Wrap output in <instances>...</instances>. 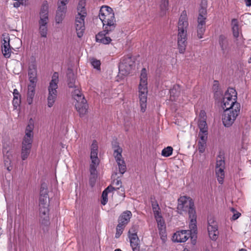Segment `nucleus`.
I'll use <instances>...</instances> for the list:
<instances>
[{
    "mask_svg": "<svg viewBox=\"0 0 251 251\" xmlns=\"http://www.w3.org/2000/svg\"><path fill=\"white\" fill-rule=\"evenodd\" d=\"M114 251H122L120 249H116Z\"/></svg>",
    "mask_w": 251,
    "mask_h": 251,
    "instance_id": "58",
    "label": "nucleus"
},
{
    "mask_svg": "<svg viewBox=\"0 0 251 251\" xmlns=\"http://www.w3.org/2000/svg\"><path fill=\"white\" fill-rule=\"evenodd\" d=\"M58 81V74L55 72L52 75L51 80L50 82V85L48 87L49 94L47 100L48 106L49 107H51L53 105L56 100Z\"/></svg>",
    "mask_w": 251,
    "mask_h": 251,
    "instance_id": "9",
    "label": "nucleus"
},
{
    "mask_svg": "<svg viewBox=\"0 0 251 251\" xmlns=\"http://www.w3.org/2000/svg\"><path fill=\"white\" fill-rule=\"evenodd\" d=\"M40 19L39 20V32L42 37H47L49 23V11L47 4H44L39 13Z\"/></svg>",
    "mask_w": 251,
    "mask_h": 251,
    "instance_id": "8",
    "label": "nucleus"
},
{
    "mask_svg": "<svg viewBox=\"0 0 251 251\" xmlns=\"http://www.w3.org/2000/svg\"><path fill=\"white\" fill-rule=\"evenodd\" d=\"M218 87V82L217 81H214V84H213V89L214 90H216L217 91Z\"/></svg>",
    "mask_w": 251,
    "mask_h": 251,
    "instance_id": "53",
    "label": "nucleus"
},
{
    "mask_svg": "<svg viewBox=\"0 0 251 251\" xmlns=\"http://www.w3.org/2000/svg\"><path fill=\"white\" fill-rule=\"evenodd\" d=\"M239 251H247L246 249H241L239 250Z\"/></svg>",
    "mask_w": 251,
    "mask_h": 251,
    "instance_id": "56",
    "label": "nucleus"
},
{
    "mask_svg": "<svg viewBox=\"0 0 251 251\" xmlns=\"http://www.w3.org/2000/svg\"><path fill=\"white\" fill-rule=\"evenodd\" d=\"M131 217L132 213L131 211L129 210L125 211L123 212L119 217L118 222H120L125 225H126L129 223Z\"/></svg>",
    "mask_w": 251,
    "mask_h": 251,
    "instance_id": "23",
    "label": "nucleus"
},
{
    "mask_svg": "<svg viewBox=\"0 0 251 251\" xmlns=\"http://www.w3.org/2000/svg\"><path fill=\"white\" fill-rule=\"evenodd\" d=\"M206 8V1L204 0H202L200 8L199 10V15L197 18L198 25H206L207 14Z\"/></svg>",
    "mask_w": 251,
    "mask_h": 251,
    "instance_id": "17",
    "label": "nucleus"
},
{
    "mask_svg": "<svg viewBox=\"0 0 251 251\" xmlns=\"http://www.w3.org/2000/svg\"><path fill=\"white\" fill-rule=\"evenodd\" d=\"M134 66L135 61L132 57H125L119 63V73L123 75H127L130 73Z\"/></svg>",
    "mask_w": 251,
    "mask_h": 251,
    "instance_id": "11",
    "label": "nucleus"
},
{
    "mask_svg": "<svg viewBox=\"0 0 251 251\" xmlns=\"http://www.w3.org/2000/svg\"><path fill=\"white\" fill-rule=\"evenodd\" d=\"M112 189H113V188L112 187L108 186L106 189H105L101 195V204L103 205H105L106 203L108 201V193L110 192Z\"/></svg>",
    "mask_w": 251,
    "mask_h": 251,
    "instance_id": "34",
    "label": "nucleus"
},
{
    "mask_svg": "<svg viewBox=\"0 0 251 251\" xmlns=\"http://www.w3.org/2000/svg\"><path fill=\"white\" fill-rule=\"evenodd\" d=\"M65 13L59 11H56L55 20L57 23L59 24L61 23L63 19L65 17Z\"/></svg>",
    "mask_w": 251,
    "mask_h": 251,
    "instance_id": "43",
    "label": "nucleus"
},
{
    "mask_svg": "<svg viewBox=\"0 0 251 251\" xmlns=\"http://www.w3.org/2000/svg\"><path fill=\"white\" fill-rule=\"evenodd\" d=\"M22 2H23V1H21V0L16 1L15 2H14L13 3V6L14 7L18 8L20 6V5L22 3Z\"/></svg>",
    "mask_w": 251,
    "mask_h": 251,
    "instance_id": "52",
    "label": "nucleus"
},
{
    "mask_svg": "<svg viewBox=\"0 0 251 251\" xmlns=\"http://www.w3.org/2000/svg\"><path fill=\"white\" fill-rule=\"evenodd\" d=\"M231 25L233 35L234 38H238L240 36L239 32V25L237 19H233L231 21Z\"/></svg>",
    "mask_w": 251,
    "mask_h": 251,
    "instance_id": "31",
    "label": "nucleus"
},
{
    "mask_svg": "<svg viewBox=\"0 0 251 251\" xmlns=\"http://www.w3.org/2000/svg\"><path fill=\"white\" fill-rule=\"evenodd\" d=\"M33 124H34L33 121L32 119L31 118L29 121V123L27 126H31V125H33Z\"/></svg>",
    "mask_w": 251,
    "mask_h": 251,
    "instance_id": "55",
    "label": "nucleus"
},
{
    "mask_svg": "<svg viewBox=\"0 0 251 251\" xmlns=\"http://www.w3.org/2000/svg\"><path fill=\"white\" fill-rule=\"evenodd\" d=\"M3 152L4 154V166L8 171H10L12 169L11 160L12 158V154L6 149H3Z\"/></svg>",
    "mask_w": 251,
    "mask_h": 251,
    "instance_id": "22",
    "label": "nucleus"
},
{
    "mask_svg": "<svg viewBox=\"0 0 251 251\" xmlns=\"http://www.w3.org/2000/svg\"><path fill=\"white\" fill-rule=\"evenodd\" d=\"M99 17L103 24L105 33L114 30L116 27V20L113 9L108 6H102L99 12Z\"/></svg>",
    "mask_w": 251,
    "mask_h": 251,
    "instance_id": "3",
    "label": "nucleus"
},
{
    "mask_svg": "<svg viewBox=\"0 0 251 251\" xmlns=\"http://www.w3.org/2000/svg\"><path fill=\"white\" fill-rule=\"evenodd\" d=\"M245 1L247 6H251V0H245Z\"/></svg>",
    "mask_w": 251,
    "mask_h": 251,
    "instance_id": "54",
    "label": "nucleus"
},
{
    "mask_svg": "<svg viewBox=\"0 0 251 251\" xmlns=\"http://www.w3.org/2000/svg\"><path fill=\"white\" fill-rule=\"evenodd\" d=\"M20 103L21 99H18L17 97L16 98H13V104L15 108H17V107L20 105Z\"/></svg>",
    "mask_w": 251,
    "mask_h": 251,
    "instance_id": "50",
    "label": "nucleus"
},
{
    "mask_svg": "<svg viewBox=\"0 0 251 251\" xmlns=\"http://www.w3.org/2000/svg\"><path fill=\"white\" fill-rule=\"evenodd\" d=\"M147 72L145 68H143L140 74V81L139 85V98L140 111L144 113L147 107Z\"/></svg>",
    "mask_w": 251,
    "mask_h": 251,
    "instance_id": "5",
    "label": "nucleus"
},
{
    "mask_svg": "<svg viewBox=\"0 0 251 251\" xmlns=\"http://www.w3.org/2000/svg\"><path fill=\"white\" fill-rule=\"evenodd\" d=\"M180 86L179 85H175L170 91L171 97H173L174 99L176 97H178L180 94Z\"/></svg>",
    "mask_w": 251,
    "mask_h": 251,
    "instance_id": "36",
    "label": "nucleus"
},
{
    "mask_svg": "<svg viewBox=\"0 0 251 251\" xmlns=\"http://www.w3.org/2000/svg\"><path fill=\"white\" fill-rule=\"evenodd\" d=\"M250 63H251V58H250V61H249Z\"/></svg>",
    "mask_w": 251,
    "mask_h": 251,
    "instance_id": "59",
    "label": "nucleus"
},
{
    "mask_svg": "<svg viewBox=\"0 0 251 251\" xmlns=\"http://www.w3.org/2000/svg\"><path fill=\"white\" fill-rule=\"evenodd\" d=\"M173 151V149L172 147H167L162 151L161 154L163 156L168 157L172 154Z\"/></svg>",
    "mask_w": 251,
    "mask_h": 251,
    "instance_id": "42",
    "label": "nucleus"
},
{
    "mask_svg": "<svg viewBox=\"0 0 251 251\" xmlns=\"http://www.w3.org/2000/svg\"><path fill=\"white\" fill-rule=\"evenodd\" d=\"M240 109L224 110L222 121L224 126H231L238 115Z\"/></svg>",
    "mask_w": 251,
    "mask_h": 251,
    "instance_id": "13",
    "label": "nucleus"
},
{
    "mask_svg": "<svg viewBox=\"0 0 251 251\" xmlns=\"http://www.w3.org/2000/svg\"><path fill=\"white\" fill-rule=\"evenodd\" d=\"M189 228L190 230L178 231L174 233L173 236V241L178 243L185 242L189 239L190 235H195L197 230L194 233L190 227Z\"/></svg>",
    "mask_w": 251,
    "mask_h": 251,
    "instance_id": "15",
    "label": "nucleus"
},
{
    "mask_svg": "<svg viewBox=\"0 0 251 251\" xmlns=\"http://www.w3.org/2000/svg\"><path fill=\"white\" fill-rule=\"evenodd\" d=\"M72 93L73 97L76 100L75 107L77 111L80 116L84 115L86 113L88 107L86 100L79 89H76Z\"/></svg>",
    "mask_w": 251,
    "mask_h": 251,
    "instance_id": "10",
    "label": "nucleus"
},
{
    "mask_svg": "<svg viewBox=\"0 0 251 251\" xmlns=\"http://www.w3.org/2000/svg\"><path fill=\"white\" fill-rule=\"evenodd\" d=\"M120 183H121V182L120 181L117 180L116 182V184L118 185L120 184Z\"/></svg>",
    "mask_w": 251,
    "mask_h": 251,
    "instance_id": "57",
    "label": "nucleus"
},
{
    "mask_svg": "<svg viewBox=\"0 0 251 251\" xmlns=\"http://www.w3.org/2000/svg\"><path fill=\"white\" fill-rule=\"evenodd\" d=\"M98 145L96 140H94L91 146L90 158L91 163L90 166V172L91 176L90 177V185L93 187L95 184L97 177V168L99 165L100 160L98 157Z\"/></svg>",
    "mask_w": 251,
    "mask_h": 251,
    "instance_id": "4",
    "label": "nucleus"
},
{
    "mask_svg": "<svg viewBox=\"0 0 251 251\" xmlns=\"http://www.w3.org/2000/svg\"><path fill=\"white\" fill-rule=\"evenodd\" d=\"M126 225L121 224L118 222V224L116 227V233L115 234L116 238H119L123 233L124 229L125 228Z\"/></svg>",
    "mask_w": 251,
    "mask_h": 251,
    "instance_id": "40",
    "label": "nucleus"
},
{
    "mask_svg": "<svg viewBox=\"0 0 251 251\" xmlns=\"http://www.w3.org/2000/svg\"><path fill=\"white\" fill-rule=\"evenodd\" d=\"M68 79H67V82H68V85L69 88H74L75 89L74 91L76 89H79L78 85L76 84L75 82V76L73 73H70L68 74Z\"/></svg>",
    "mask_w": 251,
    "mask_h": 251,
    "instance_id": "30",
    "label": "nucleus"
},
{
    "mask_svg": "<svg viewBox=\"0 0 251 251\" xmlns=\"http://www.w3.org/2000/svg\"><path fill=\"white\" fill-rule=\"evenodd\" d=\"M36 84H29L28 85V91L27 94V101L29 104H32L33 99L35 95V88Z\"/></svg>",
    "mask_w": 251,
    "mask_h": 251,
    "instance_id": "27",
    "label": "nucleus"
},
{
    "mask_svg": "<svg viewBox=\"0 0 251 251\" xmlns=\"http://www.w3.org/2000/svg\"><path fill=\"white\" fill-rule=\"evenodd\" d=\"M208 135V126H200L199 137L200 140H207Z\"/></svg>",
    "mask_w": 251,
    "mask_h": 251,
    "instance_id": "33",
    "label": "nucleus"
},
{
    "mask_svg": "<svg viewBox=\"0 0 251 251\" xmlns=\"http://www.w3.org/2000/svg\"><path fill=\"white\" fill-rule=\"evenodd\" d=\"M237 93L233 88H228L223 98L222 105L224 110L240 109V104L236 101Z\"/></svg>",
    "mask_w": 251,
    "mask_h": 251,
    "instance_id": "6",
    "label": "nucleus"
},
{
    "mask_svg": "<svg viewBox=\"0 0 251 251\" xmlns=\"http://www.w3.org/2000/svg\"><path fill=\"white\" fill-rule=\"evenodd\" d=\"M28 75L30 84H36L37 82V71H28Z\"/></svg>",
    "mask_w": 251,
    "mask_h": 251,
    "instance_id": "37",
    "label": "nucleus"
},
{
    "mask_svg": "<svg viewBox=\"0 0 251 251\" xmlns=\"http://www.w3.org/2000/svg\"><path fill=\"white\" fill-rule=\"evenodd\" d=\"M32 130V126H27L25 129V134L22 142L21 151V158L23 160L26 159L30 152L33 136Z\"/></svg>",
    "mask_w": 251,
    "mask_h": 251,
    "instance_id": "7",
    "label": "nucleus"
},
{
    "mask_svg": "<svg viewBox=\"0 0 251 251\" xmlns=\"http://www.w3.org/2000/svg\"><path fill=\"white\" fill-rule=\"evenodd\" d=\"M186 11L183 10L178 22L177 45L179 52L184 53L187 44V31L188 26Z\"/></svg>",
    "mask_w": 251,
    "mask_h": 251,
    "instance_id": "2",
    "label": "nucleus"
},
{
    "mask_svg": "<svg viewBox=\"0 0 251 251\" xmlns=\"http://www.w3.org/2000/svg\"><path fill=\"white\" fill-rule=\"evenodd\" d=\"M68 2H66L63 0H59L58 1V7L57 11H61L66 13L67 10V4Z\"/></svg>",
    "mask_w": 251,
    "mask_h": 251,
    "instance_id": "39",
    "label": "nucleus"
},
{
    "mask_svg": "<svg viewBox=\"0 0 251 251\" xmlns=\"http://www.w3.org/2000/svg\"><path fill=\"white\" fill-rule=\"evenodd\" d=\"M113 148L114 149L113 155L118 165L119 172L121 174H123L126 170L125 162L122 159V149L118 145H113Z\"/></svg>",
    "mask_w": 251,
    "mask_h": 251,
    "instance_id": "12",
    "label": "nucleus"
},
{
    "mask_svg": "<svg viewBox=\"0 0 251 251\" xmlns=\"http://www.w3.org/2000/svg\"><path fill=\"white\" fill-rule=\"evenodd\" d=\"M2 37H3V40H2V45L1 47H5V48H6V47L10 46V44H9L10 38L9 36V34L7 33H4L2 34Z\"/></svg>",
    "mask_w": 251,
    "mask_h": 251,
    "instance_id": "41",
    "label": "nucleus"
},
{
    "mask_svg": "<svg viewBox=\"0 0 251 251\" xmlns=\"http://www.w3.org/2000/svg\"><path fill=\"white\" fill-rule=\"evenodd\" d=\"M151 206L154 218L162 216L161 209L156 201H151Z\"/></svg>",
    "mask_w": 251,
    "mask_h": 251,
    "instance_id": "32",
    "label": "nucleus"
},
{
    "mask_svg": "<svg viewBox=\"0 0 251 251\" xmlns=\"http://www.w3.org/2000/svg\"><path fill=\"white\" fill-rule=\"evenodd\" d=\"M231 210L233 213H234L232 217V219L233 220L237 219L240 216L241 213L238 212H236L233 208H232Z\"/></svg>",
    "mask_w": 251,
    "mask_h": 251,
    "instance_id": "49",
    "label": "nucleus"
},
{
    "mask_svg": "<svg viewBox=\"0 0 251 251\" xmlns=\"http://www.w3.org/2000/svg\"><path fill=\"white\" fill-rule=\"evenodd\" d=\"M206 25H197V36L199 38L201 39L203 37V35L205 31Z\"/></svg>",
    "mask_w": 251,
    "mask_h": 251,
    "instance_id": "38",
    "label": "nucleus"
},
{
    "mask_svg": "<svg viewBox=\"0 0 251 251\" xmlns=\"http://www.w3.org/2000/svg\"><path fill=\"white\" fill-rule=\"evenodd\" d=\"M234 42L236 43L237 47H240L244 44V39L242 35L239 36L238 38H235Z\"/></svg>",
    "mask_w": 251,
    "mask_h": 251,
    "instance_id": "47",
    "label": "nucleus"
},
{
    "mask_svg": "<svg viewBox=\"0 0 251 251\" xmlns=\"http://www.w3.org/2000/svg\"><path fill=\"white\" fill-rule=\"evenodd\" d=\"M156 222L157 223V226L158 229L159 231L161 232H163L165 230L166 228V226L165 224V222L164 220L163 219V218L162 216L160 217H157L156 218H155Z\"/></svg>",
    "mask_w": 251,
    "mask_h": 251,
    "instance_id": "35",
    "label": "nucleus"
},
{
    "mask_svg": "<svg viewBox=\"0 0 251 251\" xmlns=\"http://www.w3.org/2000/svg\"><path fill=\"white\" fill-rule=\"evenodd\" d=\"M225 163L224 157L221 155L218 156L217 158L215 171L218 181L220 184H222L224 182V179L225 178Z\"/></svg>",
    "mask_w": 251,
    "mask_h": 251,
    "instance_id": "14",
    "label": "nucleus"
},
{
    "mask_svg": "<svg viewBox=\"0 0 251 251\" xmlns=\"http://www.w3.org/2000/svg\"><path fill=\"white\" fill-rule=\"evenodd\" d=\"M207 230L210 238L212 240H216L219 234L218 224L217 222L212 217L208 219Z\"/></svg>",
    "mask_w": 251,
    "mask_h": 251,
    "instance_id": "16",
    "label": "nucleus"
},
{
    "mask_svg": "<svg viewBox=\"0 0 251 251\" xmlns=\"http://www.w3.org/2000/svg\"><path fill=\"white\" fill-rule=\"evenodd\" d=\"M91 63L94 68L97 70L100 69V60L93 58L91 59Z\"/></svg>",
    "mask_w": 251,
    "mask_h": 251,
    "instance_id": "46",
    "label": "nucleus"
},
{
    "mask_svg": "<svg viewBox=\"0 0 251 251\" xmlns=\"http://www.w3.org/2000/svg\"><path fill=\"white\" fill-rule=\"evenodd\" d=\"M207 140H200L198 143L199 151L203 153L205 151L206 143Z\"/></svg>",
    "mask_w": 251,
    "mask_h": 251,
    "instance_id": "45",
    "label": "nucleus"
},
{
    "mask_svg": "<svg viewBox=\"0 0 251 251\" xmlns=\"http://www.w3.org/2000/svg\"><path fill=\"white\" fill-rule=\"evenodd\" d=\"M168 7L169 0H160V14L161 16H163L166 14V11L168 10Z\"/></svg>",
    "mask_w": 251,
    "mask_h": 251,
    "instance_id": "29",
    "label": "nucleus"
},
{
    "mask_svg": "<svg viewBox=\"0 0 251 251\" xmlns=\"http://www.w3.org/2000/svg\"><path fill=\"white\" fill-rule=\"evenodd\" d=\"M130 246L133 251H139V239L136 234H131L129 235Z\"/></svg>",
    "mask_w": 251,
    "mask_h": 251,
    "instance_id": "25",
    "label": "nucleus"
},
{
    "mask_svg": "<svg viewBox=\"0 0 251 251\" xmlns=\"http://www.w3.org/2000/svg\"><path fill=\"white\" fill-rule=\"evenodd\" d=\"M13 96H14V98H16L17 97V98L18 99H21L20 97H21V96L19 93V91H18L17 89H15L13 91Z\"/></svg>",
    "mask_w": 251,
    "mask_h": 251,
    "instance_id": "51",
    "label": "nucleus"
},
{
    "mask_svg": "<svg viewBox=\"0 0 251 251\" xmlns=\"http://www.w3.org/2000/svg\"><path fill=\"white\" fill-rule=\"evenodd\" d=\"M219 43L223 53L227 52L229 50L228 41L224 35H221L219 38Z\"/></svg>",
    "mask_w": 251,
    "mask_h": 251,
    "instance_id": "24",
    "label": "nucleus"
},
{
    "mask_svg": "<svg viewBox=\"0 0 251 251\" xmlns=\"http://www.w3.org/2000/svg\"><path fill=\"white\" fill-rule=\"evenodd\" d=\"M28 71H37V65L35 61H31L29 63Z\"/></svg>",
    "mask_w": 251,
    "mask_h": 251,
    "instance_id": "48",
    "label": "nucleus"
},
{
    "mask_svg": "<svg viewBox=\"0 0 251 251\" xmlns=\"http://www.w3.org/2000/svg\"><path fill=\"white\" fill-rule=\"evenodd\" d=\"M2 48V52L4 55V56L6 58H9L11 56V50L10 46L1 47Z\"/></svg>",
    "mask_w": 251,
    "mask_h": 251,
    "instance_id": "44",
    "label": "nucleus"
},
{
    "mask_svg": "<svg viewBox=\"0 0 251 251\" xmlns=\"http://www.w3.org/2000/svg\"><path fill=\"white\" fill-rule=\"evenodd\" d=\"M48 195L47 189L41 188L39 198V207L49 206Z\"/></svg>",
    "mask_w": 251,
    "mask_h": 251,
    "instance_id": "20",
    "label": "nucleus"
},
{
    "mask_svg": "<svg viewBox=\"0 0 251 251\" xmlns=\"http://www.w3.org/2000/svg\"><path fill=\"white\" fill-rule=\"evenodd\" d=\"M86 0H80L79 1L77 10L78 14L76 16H86L87 13L85 8Z\"/></svg>",
    "mask_w": 251,
    "mask_h": 251,
    "instance_id": "28",
    "label": "nucleus"
},
{
    "mask_svg": "<svg viewBox=\"0 0 251 251\" xmlns=\"http://www.w3.org/2000/svg\"><path fill=\"white\" fill-rule=\"evenodd\" d=\"M86 16H76L75 21V30L77 36L78 38H81L83 35L85 30L84 19Z\"/></svg>",
    "mask_w": 251,
    "mask_h": 251,
    "instance_id": "18",
    "label": "nucleus"
},
{
    "mask_svg": "<svg viewBox=\"0 0 251 251\" xmlns=\"http://www.w3.org/2000/svg\"><path fill=\"white\" fill-rule=\"evenodd\" d=\"M177 209L181 214L183 212L188 211L190 220L189 227L193 232L195 233L197 231V216L192 199L186 196L181 197L178 200Z\"/></svg>",
    "mask_w": 251,
    "mask_h": 251,
    "instance_id": "1",
    "label": "nucleus"
},
{
    "mask_svg": "<svg viewBox=\"0 0 251 251\" xmlns=\"http://www.w3.org/2000/svg\"><path fill=\"white\" fill-rule=\"evenodd\" d=\"M109 33V32H104V30L99 32L96 36V41L105 45L109 44L111 41V39L109 37L106 36V34Z\"/></svg>",
    "mask_w": 251,
    "mask_h": 251,
    "instance_id": "21",
    "label": "nucleus"
},
{
    "mask_svg": "<svg viewBox=\"0 0 251 251\" xmlns=\"http://www.w3.org/2000/svg\"><path fill=\"white\" fill-rule=\"evenodd\" d=\"M39 221L44 225L49 224V206L39 207Z\"/></svg>",
    "mask_w": 251,
    "mask_h": 251,
    "instance_id": "19",
    "label": "nucleus"
},
{
    "mask_svg": "<svg viewBox=\"0 0 251 251\" xmlns=\"http://www.w3.org/2000/svg\"><path fill=\"white\" fill-rule=\"evenodd\" d=\"M195 120L197 122L198 126H207V116L204 110H201Z\"/></svg>",
    "mask_w": 251,
    "mask_h": 251,
    "instance_id": "26",
    "label": "nucleus"
}]
</instances>
